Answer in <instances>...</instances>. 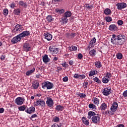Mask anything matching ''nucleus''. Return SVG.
Listing matches in <instances>:
<instances>
[{"label": "nucleus", "instance_id": "1", "mask_svg": "<svg viewBox=\"0 0 127 127\" xmlns=\"http://www.w3.org/2000/svg\"><path fill=\"white\" fill-rule=\"evenodd\" d=\"M127 37L125 35L120 34L117 36L116 34H113L111 38V42L112 44L114 45H123L127 41Z\"/></svg>", "mask_w": 127, "mask_h": 127}, {"label": "nucleus", "instance_id": "2", "mask_svg": "<svg viewBox=\"0 0 127 127\" xmlns=\"http://www.w3.org/2000/svg\"><path fill=\"white\" fill-rule=\"evenodd\" d=\"M87 119L92 120V123L95 125H98L101 122V117L99 115L96 114L93 111H89L88 113Z\"/></svg>", "mask_w": 127, "mask_h": 127}, {"label": "nucleus", "instance_id": "3", "mask_svg": "<svg viewBox=\"0 0 127 127\" xmlns=\"http://www.w3.org/2000/svg\"><path fill=\"white\" fill-rule=\"evenodd\" d=\"M54 84L50 81H45L42 83V88L43 89H47V90H51L53 89Z\"/></svg>", "mask_w": 127, "mask_h": 127}, {"label": "nucleus", "instance_id": "4", "mask_svg": "<svg viewBox=\"0 0 127 127\" xmlns=\"http://www.w3.org/2000/svg\"><path fill=\"white\" fill-rule=\"evenodd\" d=\"M46 104L49 108L52 109L53 106H54V101L53 99L50 97H47Z\"/></svg>", "mask_w": 127, "mask_h": 127}, {"label": "nucleus", "instance_id": "5", "mask_svg": "<svg viewBox=\"0 0 127 127\" xmlns=\"http://www.w3.org/2000/svg\"><path fill=\"white\" fill-rule=\"evenodd\" d=\"M24 101H25L24 98L19 97L15 99V103L18 106H21L24 103Z\"/></svg>", "mask_w": 127, "mask_h": 127}, {"label": "nucleus", "instance_id": "6", "mask_svg": "<svg viewBox=\"0 0 127 127\" xmlns=\"http://www.w3.org/2000/svg\"><path fill=\"white\" fill-rule=\"evenodd\" d=\"M23 50L25 52H28V51H31V46L29 43L26 42L23 46Z\"/></svg>", "mask_w": 127, "mask_h": 127}, {"label": "nucleus", "instance_id": "7", "mask_svg": "<svg viewBox=\"0 0 127 127\" xmlns=\"http://www.w3.org/2000/svg\"><path fill=\"white\" fill-rule=\"evenodd\" d=\"M35 105L36 107L40 106L41 108H45V101L42 99H39L35 102Z\"/></svg>", "mask_w": 127, "mask_h": 127}, {"label": "nucleus", "instance_id": "8", "mask_svg": "<svg viewBox=\"0 0 127 127\" xmlns=\"http://www.w3.org/2000/svg\"><path fill=\"white\" fill-rule=\"evenodd\" d=\"M34 112H35V107L33 106H31L30 107H27L25 110V113L28 114L29 115L34 114Z\"/></svg>", "mask_w": 127, "mask_h": 127}, {"label": "nucleus", "instance_id": "9", "mask_svg": "<svg viewBox=\"0 0 127 127\" xmlns=\"http://www.w3.org/2000/svg\"><path fill=\"white\" fill-rule=\"evenodd\" d=\"M14 30L15 31H17V32H21L23 30V25L17 24L15 26V28L14 29Z\"/></svg>", "mask_w": 127, "mask_h": 127}, {"label": "nucleus", "instance_id": "10", "mask_svg": "<svg viewBox=\"0 0 127 127\" xmlns=\"http://www.w3.org/2000/svg\"><path fill=\"white\" fill-rule=\"evenodd\" d=\"M21 40V38H20L19 35H18L11 39V42L12 44H15V43H17V42H20Z\"/></svg>", "mask_w": 127, "mask_h": 127}, {"label": "nucleus", "instance_id": "11", "mask_svg": "<svg viewBox=\"0 0 127 127\" xmlns=\"http://www.w3.org/2000/svg\"><path fill=\"white\" fill-rule=\"evenodd\" d=\"M119 107V105L118 104V103L117 102H114L111 107L110 110L111 112L113 113H115V112H117V110H118V107Z\"/></svg>", "mask_w": 127, "mask_h": 127}, {"label": "nucleus", "instance_id": "12", "mask_svg": "<svg viewBox=\"0 0 127 127\" xmlns=\"http://www.w3.org/2000/svg\"><path fill=\"white\" fill-rule=\"evenodd\" d=\"M116 6H117L118 9L122 10L123 8H126V7H127V3L125 2L118 3L116 4Z\"/></svg>", "mask_w": 127, "mask_h": 127}, {"label": "nucleus", "instance_id": "13", "mask_svg": "<svg viewBox=\"0 0 127 127\" xmlns=\"http://www.w3.org/2000/svg\"><path fill=\"white\" fill-rule=\"evenodd\" d=\"M29 35H30V32L29 31H24L19 34L21 39L23 38V37H26V36H29Z\"/></svg>", "mask_w": 127, "mask_h": 127}, {"label": "nucleus", "instance_id": "14", "mask_svg": "<svg viewBox=\"0 0 127 127\" xmlns=\"http://www.w3.org/2000/svg\"><path fill=\"white\" fill-rule=\"evenodd\" d=\"M111 90H112V89L105 87L103 89L102 94L104 96H109V95H111Z\"/></svg>", "mask_w": 127, "mask_h": 127}, {"label": "nucleus", "instance_id": "15", "mask_svg": "<svg viewBox=\"0 0 127 127\" xmlns=\"http://www.w3.org/2000/svg\"><path fill=\"white\" fill-rule=\"evenodd\" d=\"M49 51L52 52L53 54H58L59 49L54 47H50Z\"/></svg>", "mask_w": 127, "mask_h": 127}, {"label": "nucleus", "instance_id": "16", "mask_svg": "<svg viewBox=\"0 0 127 127\" xmlns=\"http://www.w3.org/2000/svg\"><path fill=\"white\" fill-rule=\"evenodd\" d=\"M76 36V33L72 32L71 33H66L65 34V37L66 38H68V39H71L72 38H74Z\"/></svg>", "mask_w": 127, "mask_h": 127}, {"label": "nucleus", "instance_id": "17", "mask_svg": "<svg viewBox=\"0 0 127 127\" xmlns=\"http://www.w3.org/2000/svg\"><path fill=\"white\" fill-rule=\"evenodd\" d=\"M45 39H47L48 41H50L52 39V35L49 33H45L44 34Z\"/></svg>", "mask_w": 127, "mask_h": 127}, {"label": "nucleus", "instance_id": "18", "mask_svg": "<svg viewBox=\"0 0 127 127\" xmlns=\"http://www.w3.org/2000/svg\"><path fill=\"white\" fill-rule=\"evenodd\" d=\"M32 86L33 89H36L39 87V82L37 80L33 81L32 83Z\"/></svg>", "mask_w": 127, "mask_h": 127}, {"label": "nucleus", "instance_id": "19", "mask_svg": "<svg viewBox=\"0 0 127 127\" xmlns=\"http://www.w3.org/2000/svg\"><path fill=\"white\" fill-rule=\"evenodd\" d=\"M109 29L111 31H116V30H118V26L115 24H111L109 26Z\"/></svg>", "mask_w": 127, "mask_h": 127}, {"label": "nucleus", "instance_id": "20", "mask_svg": "<svg viewBox=\"0 0 127 127\" xmlns=\"http://www.w3.org/2000/svg\"><path fill=\"white\" fill-rule=\"evenodd\" d=\"M43 61L44 63H48V62H50V59L48 58V55H45L43 57Z\"/></svg>", "mask_w": 127, "mask_h": 127}, {"label": "nucleus", "instance_id": "21", "mask_svg": "<svg viewBox=\"0 0 127 127\" xmlns=\"http://www.w3.org/2000/svg\"><path fill=\"white\" fill-rule=\"evenodd\" d=\"M92 102H93V104L96 105V106H99V104H100V99L97 97H94L92 100Z\"/></svg>", "mask_w": 127, "mask_h": 127}, {"label": "nucleus", "instance_id": "22", "mask_svg": "<svg viewBox=\"0 0 127 127\" xmlns=\"http://www.w3.org/2000/svg\"><path fill=\"white\" fill-rule=\"evenodd\" d=\"M82 121L83 124H84V125H85V126H89V125H90V122H89V120H87V118H86V117H83L82 118Z\"/></svg>", "mask_w": 127, "mask_h": 127}, {"label": "nucleus", "instance_id": "23", "mask_svg": "<svg viewBox=\"0 0 127 127\" xmlns=\"http://www.w3.org/2000/svg\"><path fill=\"white\" fill-rule=\"evenodd\" d=\"M18 4L20 6H22L25 8L27 7L28 4L26 3V2H24L23 1H19L18 2Z\"/></svg>", "mask_w": 127, "mask_h": 127}, {"label": "nucleus", "instance_id": "24", "mask_svg": "<svg viewBox=\"0 0 127 127\" xmlns=\"http://www.w3.org/2000/svg\"><path fill=\"white\" fill-rule=\"evenodd\" d=\"M20 12H21L20 8H18L14 9L13 11V13L15 15H20Z\"/></svg>", "mask_w": 127, "mask_h": 127}, {"label": "nucleus", "instance_id": "25", "mask_svg": "<svg viewBox=\"0 0 127 127\" xmlns=\"http://www.w3.org/2000/svg\"><path fill=\"white\" fill-rule=\"evenodd\" d=\"M98 71L95 70H91L88 73L89 77H93L94 75H97Z\"/></svg>", "mask_w": 127, "mask_h": 127}, {"label": "nucleus", "instance_id": "26", "mask_svg": "<svg viewBox=\"0 0 127 127\" xmlns=\"http://www.w3.org/2000/svg\"><path fill=\"white\" fill-rule=\"evenodd\" d=\"M64 110V107L61 105H57L55 108V110L58 111V112H59V111H63Z\"/></svg>", "mask_w": 127, "mask_h": 127}, {"label": "nucleus", "instance_id": "27", "mask_svg": "<svg viewBox=\"0 0 127 127\" xmlns=\"http://www.w3.org/2000/svg\"><path fill=\"white\" fill-rule=\"evenodd\" d=\"M55 12L58 13V14H60V15H61L62 13H64V12H65V10H64V9H60L56 8L55 9Z\"/></svg>", "mask_w": 127, "mask_h": 127}, {"label": "nucleus", "instance_id": "28", "mask_svg": "<svg viewBox=\"0 0 127 127\" xmlns=\"http://www.w3.org/2000/svg\"><path fill=\"white\" fill-rule=\"evenodd\" d=\"M88 107L89 109H92L93 111H96L97 110V106L94 104L90 103L89 104Z\"/></svg>", "mask_w": 127, "mask_h": 127}, {"label": "nucleus", "instance_id": "29", "mask_svg": "<svg viewBox=\"0 0 127 127\" xmlns=\"http://www.w3.org/2000/svg\"><path fill=\"white\" fill-rule=\"evenodd\" d=\"M102 83H103L104 84H108L109 83V82H110V79L104 76L102 79Z\"/></svg>", "mask_w": 127, "mask_h": 127}, {"label": "nucleus", "instance_id": "30", "mask_svg": "<svg viewBox=\"0 0 127 127\" xmlns=\"http://www.w3.org/2000/svg\"><path fill=\"white\" fill-rule=\"evenodd\" d=\"M34 71H35V68H33L32 69L27 71L26 72V76H30V75H31V74H32V73H33V72H34Z\"/></svg>", "mask_w": 127, "mask_h": 127}, {"label": "nucleus", "instance_id": "31", "mask_svg": "<svg viewBox=\"0 0 127 127\" xmlns=\"http://www.w3.org/2000/svg\"><path fill=\"white\" fill-rule=\"evenodd\" d=\"M47 21L48 22H52L54 21V18L51 15H48L46 17Z\"/></svg>", "mask_w": 127, "mask_h": 127}, {"label": "nucleus", "instance_id": "32", "mask_svg": "<svg viewBox=\"0 0 127 127\" xmlns=\"http://www.w3.org/2000/svg\"><path fill=\"white\" fill-rule=\"evenodd\" d=\"M89 54L90 56L93 57L94 56H96V54H97V52L96 51V50L93 49L89 52Z\"/></svg>", "mask_w": 127, "mask_h": 127}, {"label": "nucleus", "instance_id": "33", "mask_svg": "<svg viewBox=\"0 0 127 127\" xmlns=\"http://www.w3.org/2000/svg\"><path fill=\"white\" fill-rule=\"evenodd\" d=\"M27 107V106H25V105L21 106L18 107V110H19V111H20L21 112H23L24 111L25 112Z\"/></svg>", "mask_w": 127, "mask_h": 127}, {"label": "nucleus", "instance_id": "34", "mask_svg": "<svg viewBox=\"0 0 127 127\" xmlns=\"http://www.w3.org/2000/svg\"><path fill=\"white\" fill-rule=\"evenodd\" d=\"M54 123H57V124H58L59 122H60V118L57 116H55L53 118V121Z\"/></svg>", "mask_w": 127, "mask_h": 127}, {"label": "nucleus", "instance_id": "35", "mask_svg": "<svg viewBox=\"0 0 127 127\" xmlns=\"http://www.w3.org/2000/svg\"><path fill=\"white\" fill-rule=\"evenodd\" d=\"M104 13L106 15H109V14L112 13V11L109 8H107L104 10Z\"/></svg>", "mask_w": 127, "mask_h": 127}, {"label": "nucleus", "instance_id": "36", "mask_svg": "<svg viewBox=\"0 0 127 127\" xmlns=\"http://www.w3.org/2000/svg\"><path fill=\"white\" fill-rule=\"evenodd\" d=\"M95 66L97 68H100L102 67V63L100 61H96L95 62Z\"/></svg>", "mask_w": 127, "mask_h": 127}, {"label": "nucleus", "instance_id": "37", "mask_svg": "<svg viewBox=\"0 0 127 127\" xmlns=\"http://www.w3.org/2000/svg\"><path fill=\"white\" fill-rule=\"evenodd\" d=\"M65 17H70L71 15H72V13H71V11H66L64 15Z\"/></svg>", "mask_w": 127, "mask_h": 127}, {"label": "nucleus", "instance_id": "38", "mask_svg": "<svg viewBox=\"0 0 127 127\" xmlns=\"http://www.w3.org/2000/svg\"><path fill=\"white\" fill-rule=\"evenodd\" d=\"M62 21L64 24L67 23L68 22V19L67 17L65 16L64 15L62 17Z\"/></svg>", "mask_w": 127, "mask_h": 127}, {"label": "nucleus", "instance_id": "39", "mask_svg": "<svg viewBox=\"0 0 127 127\" xmlns=\"http://www.w3.org/2000/svg\"><path fill=\"white\" fill-rule=\"evenodd\" d=\"M100 109L102 111H105L107 109V104L102 103L100 106Z\"/></svg>", "mask_w": 127, "mask_h": 127}, {"label": "nucleus", "instance_id": "40", "mask_svg": "<svg viewBox=\"0 0 127 127\" xmlns=\"http://www.w3.org/2000/svg\"><path fill=\"white\" fill-rule=\"evenodd\" d=\"M93 80L94 82H96V83H98V84H102V81L101 80H100V79H99L98 78V77H95L93 78Z\"/></svg>", "mask_w": 127, "mask_h": 127}, {"label": "nucleus", "instance_id": "41", "mask_svg": "<svg viewBox=\"0 0 127 127\" xmlns=\"http://www.w3.org/2000/svg\"><path fill=\"white\" fill-rule=\"evenodd\" d=\"M116 57L117 59L121 60V59H123V54L121 53H119L116 54Z\"/></svg>", "mask_w": 127, "mask_h": 127}, {"label": "nucleus", "instance_id": "42", "mask_svg": "<svg viewBox=\"0 0 127 127\" xmlns=\"http://www.w3.org/2000/svg\"><path fill=\"white\" fill-rule=\"evenodd\" d=\"M85 7L88 8V9H92L93 8V5L92 4L90 5L89 3H86L84 5Z\"/></svg>", "mask_w": 127, "mask_h": 127}, {"label": "nucleus", "instance_id": "43", "mask_svg": "<svg viewBox=\"0 0 127 127\" xmlns=\"http://www.w3.org/2000/svg\"><path fill=\"white\" fill-rule=\"evenodd\" d=\"M69 50L70 51H77V47L71 46V47H69Z\"/></svg>", "mask_w": 127, "mask_h": 127}, {"label": "nucleus", "instance_id": "44", "mask_svg": "<svg viewBox=\"0 0 127 127\" xmlns=\"http://www.w3.org/2000/svg\"><path fill=\"white\" fill-rule=\"evenodd\" d=\"M3 14L6 16L8 14V9L4 8L3 10Z\"/></svg>", "mask_w": 127, "mask_h": 127}, {"label": "nucleus", "instance_id": "45", "mask_svg": "<svg viewBox=\"0 0 127 127\" xmlns=\"http://www.w3.org/2000/svg\"><path fill=\"white\" fill-rule=\"evenodd\" d=\"M97 42V40L96 39L95 37H94L91 39V40L90 41L89 43L90 44H94Z\"/></svg>", "mask_w": 127, "mask_h": 127}, {"label": "nucleus", "instance_id": "46", "mask_svg": "<svg viewBox=\"0 0 127 127\" xmlns=\"http://www.w3.org/2000/svg\"><path fill=\"white\" fill-rule=\"evenodd\" d=\"M51 127H61V123H55L51 126Z\"/></svg>", "mask_w": 127, "mask_h": 127}, {"label": "nucleus", "instance_id": "47", "mask_svg": "<svg viewBox=\"0 0 127 127\" xmlns=\"http://www.w3.org/2000/svg\"><path fill=\"white\" fill-rule=\"evenodd\" d=\"M105 20L107 22H111V21H112V17L110 16H107L105 17Z\"/></svg>", "mask_w": 127, "mask_h": 127}, {"label": "nucleus", "instance_id": "48", "mask_svg": "<svg viewBox=\"0 0 127 127\" xmlns=\"http://www.w3.org/2000/svg\"><path fill=\"white\" fill-rule=\"evenodd\" d=\"M88 84H89V83L87 81L84 82L83 83V87L84 89H87L88 88Z\"/></svg>", "mask_w": 127, "mask_h": 127}, {"label": "nucleus", "instance_id": "49", "mask_svg": "<svg viewBox=\"0 0 127 127\" xmlns=\"http://www.w3.org/2000/svg\"><path fill=\"white\" fill-rule=\"evenodd\" d=\"M104 76L108 79H111V77H112V73L110 72H107L106 75Z\"/></svg>", "mask_w": 127, "mask_h": 127}, {"label": "nucleus", "instance_id": "50", "mask_svg": "<svg viewBox=\"0 0 127 127\" xmlns=\"http://www.w3.org/2000/svg\"><path fill=\"white\" fill-rule=\"evenodd\" d=\"M85 78H86V75L84 74H79V80H83Z\"/></svg>", "mask_w": 127, "mask_h": 127}, {"label": "nucleus", "instance_id": "51", "mask_svg": "<svg viewBox=\"0 0 127 127\" xmlns=\"http://www.w3.org/2000/svg\"><path fill=\"white\" fill-rule=\"evenodd\" d=\"M117 24L118 25L122 26L123 24H124V21L122 20H119L117 22Z\"/></svg>", "mask_w": 127, "mask_h": 127}, {"label": "nucleus", "instance_id": "52", "mask_svg": "<svg viewBox=\"0 0 127 127\" xmlns=\"http://www.w3.org/2000/svg\"><path fill=\"white\" fill-rule=\"evenodd\" d=\"M78 95L80 98H86V94L84 93H79Z\"/></svg>", "mask_w": 127, "mask_h": 127}, {"label": "nucleus", "instance_id": "53", "mask_svg": "<svg viewBox=\"0 0 127 127\" xmlns=\"http://www.w3.org/2000/svg\"><path fill=\"white\" fill-rule=\"evenodd\" d=\"M79 76H80V74H79L78 73H75L73 75V78L74 79H78V80H79Z\"/></svg>", "mask_w": 127, "mask_h": 127}, {"label": "nucleus", "instance_id": "54", "mask_svg": "<svg viewBox=\"0 0 127 127\" xmlns=\"http://www.w3.org/2000/svg\"><path fill=\"white\" fill-rule=\"evenodd\" d=\"M15 3L11 2L9 5V6L11 7V8H14V7H15Z\"/></svg>", "mask_w": 127, "mask_h": 127}, {"label": "nucleus", "instance_id": "55", "mask_svg": "<svg viewBox=\"0 0 127 127\" xmlns=\"http://www.w3.org/2000/svg\"><path fill=\"white\" fill-rule=\"evenodd\" d=\"M94 46H95V45L90 44L89 43V44L88 45V48L90 49L91 48H93V47H94Z\"/></svg>", "mask_w": 127, "mask_h": 127}, {"label": "nucleus", "instance_id": "56", "mask_svg": "<svg viewBox=\"0 0 127 127\" xmlns=\"http://www.w3.org/2000/svg\"><path fill=\"white\" fill-rule=\"evenodd\" d=\"M68 77L67 76H65L63 78V81L64 82H68Z\"/></svg>", "mask_w": 127, "mask_h": 127}, {"label": "nucleus", "instance_id": "57", "mask_svg": "<svg viewBox=\"0 0 127 127\" xmlns=\"http://www.w3.org/2000/svg\"><path fill=\"white\" fill-rule=\"evenodd\" d=\"M123 95L124 98L127 97V90H126L123 92Z\"/></svg>", "mask_w": 127, "mask_h": 127}, {"label": "nucleus", "instance_id": "58", "mask_svg": "<svg viewBox=\"0 0 127 127\" xmlns=\"http://www.w3.org/2000/svg\"><path fill=\"white\" fill-rule=\"evenodd\" d=\"M83 58V55H82V54L81 53H79L78 55V59H82Z\"/></svg>", "mask_w": 127, "mask_h": 127}, {"label": "nucleus", "instance_id": "59", "mask_svg": "<svg viewBox=\"0 0 127 127\" xmlns=\"http://www.w3.org/2000/svg\"><path fill=\"white\" fill-rule=\"evenodd\" d=\"M68 64L69 65H70V66H72L73 64H74V61H72V60H70L68 61Z\"/></svg>", "mask_w": 127, "mask_h": 127}, {"label": "nucleus", "instance_id": "60", "mask_svg": "<svg viewBox=\"0 0 127 127\" xmlns=\"http://www.w3.org/2000/svg\"><path fill=\"white\" fill-rule=\"evenodd\" d=\"M67 65H68V64L66 63V62H64V64H62L63 67H64V68L67 67Z\"/></svg>", "mask_w": 127, "mask_h": 127}, {"label": "nucleus", "instance_id": "61", "mask_svg": "<svg viewBox=\"0 0 127 127\" xmlns=\"http://www.w3.org/2000/svg\"><path fill=\"white\" fill-rule=\"evenodd\" d=\"M0 59H1V60L2 61H3V60H4V59H5V56H3V55H2V56L0 57Z\"/></svg>", "mask_w": 127, "mask_h": 127}, {"label": "nucleus", "instance_id": "62", "mask_svg": "<svg viewBox=\"0 0 127 127\" xmlns=\"http://www.w3.org/2000/svg\"><path fill=\"white\" fill-rule=\"evenodd\" d=\"M4 112V109L3 108H0V114H2Z\"/></svg>", "mask_w": 127, "mask_h": 127}, {"label": "nucleus", "instance_id": "63", "mask_svg": "<svg viewBox=\"0 0 127 127\" xmlns=\"http://www.w3.org/2000/svg\"><path fill=\"white\" fill-rule=\"evenodd\" d=\"M57 60H58V57H55L53 59V61H57Z\"/></svg>", "mask_w": 127, "mask_h": 127}, {"label": "nucleus", "instance_id": "64", "mask_svg": "<svg viewBox=\"0 0 127 127\" xmlns=\"http://www.w3.org/2000/svg\"><path fill=\"white\" fill-rule=\"evenodd\" d=\"M118 127H125V125H124L123 124H119L118 125H117Z\"/></svg>", "mask_w": 127, "mask_h": 127}]
</instances>
